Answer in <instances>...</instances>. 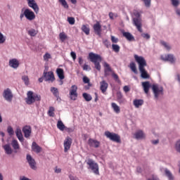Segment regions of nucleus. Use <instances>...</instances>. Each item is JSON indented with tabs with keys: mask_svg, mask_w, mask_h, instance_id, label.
Wrapping results in <instances>:
<instances>
[{
	"mask_svg": "<svg viewBox=\"0 0 180 180\" xmlns=\"http://www.w3.org/2000/svg\"><path fill=\"white\" fill-rule=\"evenodd\" d=\"M135 61L139 64V70L141 72V77L143 79H147L150 78V75L147 73L145 67H147V61L143 56H139L138 55L134 56Z\"/></svg>",
	"mask_w": 180,
	"mask_h": 180,
	"instance_id": "f257e3e1",
	"label": "nucleus"
},
{
	"mask_svg": "<svg viewBox=\"0 0 180 180\" xmlns=\"http://www.w3.org/2000/svg\"><path fill=\"white\" fill-rule=\"evenodd\" d=\"M41 101V96L34 93L32 91H29L27 93V98H25V102L27 105H33L34 102H40Z\"/></svg>",
	"mask_w": 180,
	"mask_h": 180,
	"instance_id": "f03ea898",
	"label": "nucleus"
},
{
	"mask_svg": "<svg viewBox=\"0 0 180 180\" xmlns=\"http://www.w3.org/2000/svg\"><path fill=\"white\" fill-rule=\"evenodd\" d=\"M89 59L94 64L95 68L97 69L98 71H101V63H102V57L101 55L91 52L89 53Z\"/></svg>",
	"mask_w": 180,
	"mask_h": 180,
	"instance_id": "7ed1b4c3",
	"label": "nucleus"
},
{
	"mask_svg": "<svg viewBox=\"0 0 180 180\" xmlns=\"http://www.w3.org/2000/svg\"><path fill=\"white\" fill-rule=\"evenodd\" d=\"M134 16H136V18H133L134 25V26H136L138 32H140V33H143V29L141 28V26H143V25L141 24V18H140V16H141V15L140 14L139 11L136 10L134 11Z\"/></svg>",
	"mask_w": 180,
	"mask_h": 180,
	"instance_id": "20e7f679",
	"label": "nucleus"
},
{
	"mask_svg": "<svg viewBox=\"0 0 180 180\" xmlns=\"http://www.w3.org/2000/svg\"><path fill=\"white\" fill-rule=\"evenodd\" d=\"M85 162L89 166V169H91L95 175H99V165L98 163L91 158H88L85 160Z\"/></svg>",
	"mask_w": 180,
	"mask_h": 180,
	"instance_id": "39448f33",
	"label": "nucleus"
},
{
	"mask_svg": "<svg viewBox=\"0 0 180 180\" xmlns=\"http://www.w3.org/2000/svg\"><path fill=\"white\" fill-rule=\"evenodd\" d=\"M26 18L27 20H34L36 19V15L34 12L29 8H26L22 13L20 15V19L22 20L23 18Z\"/></svg>",
	"mask_w": 180,
	"mask_h": 180,
	"instance_id": "423d86ee",
	"label": "nucleus"
},
{
	"mask_svg": "<svg viewBox=\"0 0 180 180\" xmlns=\"http://www.w3.org/2000/svg\"><path fill=\"white\" fill-rule=\"evenodd\" d=\"M152 91L155 99H158L160 95H164V87L160 84H153L152 85Z\"/></svg>",
	"mask_w": 180,
	"mask_h": 180,
	"instance_id": "0eeeda50",
	"label": "nucleus"
},
{
	"mask_svg": "<svg viewBox=\"0 0 180 180\" xmlns=\"http://www.w3.org/2000/svg\"><path fill=\"white\" fill-rule=\"evenodd\" d=\"M105 136L107 139H109L111 141H114L115 143H122V140L120 139V135L110 132L109 131H106L105 132Z\"/></svg>",
	"mask_w": 180,
	"mask_h": 180,
	"instance_id": "6e6552de",
	"label": "nucleus"
},
{
	"mask_svg": "<svg viewBox=\"0 0 180 180\" xmlns=\"http://www.w3.org/2000/svg\"><path fill=\"white\" fill-rule=\"evenodd\" d=\"M78 86L77 85H72L69 91V95L71 101H77L78 98Z\"/></svg>",
	"mask_w": 180,
	"mask_h": 180,
	"instance_id": "1a4fd4ad",
	"label": "nucleus"
},
{
	"mask_svg": "<svg viewBox=\"0 0 180 180\" xmlns=\"http://www.w3.org/2000/svg\"><path fill=\"white\" fill-rule=\"evenodd\" d=\"M72 144V139L70 136H67L63 142L64 152L68 153L70 148H71V145Z\"/></svg>",
	"mask_w": 180,
	"mask_h": 180,
	"instance_id": "9d476101",
	"label": "nucleus"
},
{
	"mask_svg": "<svg viewBox=\"0 0 180 180\" xmlns=\"http://www.w3.org/2000/svg\"><path fill=\"white\" fill-rule=\"evenodd\" d=\"M43 78H44L45 81H50L51 82H54L56 81V77H54V72H44Z\"/></svg>",
	"mask_w": 180,
	"mask_h": 180,
	"instance_id": "9b49d317",
	"label": "nucleus"
},
{
	"mask_svg": "<svg viewBox=\"0 0 180 180\" xmlns=\"http://www.w3.org/2000/svg\"><path fill=\"white\" fill-rule=\"evenodd\" d=\"M3 96L8 102H12L13 94H12V91L9 89H6L4 91Z\"/></svg>",
	"mask_w": 180,
	"mask_h": 180,
	"instance_id": "f8f14e48",
	"label": "nucleus"
},
{
	"mask_svg": "<svg viewBox=\"0 0 180 180\" xmlns=\"http://www.w3.org/2000/svg\"><path fill=\"white\" fill-rule=\"evenodd\" d=\"M22 132L25 139H29L32 134V127L29 125H26L22 128Z\"/></svg>",
	"mask_w": 180,
	"mask_h": 180,
	"instance_id": "ddd939ff",
	"label": "nucleus"
},
{
	"mask_svg": "<svg viewBox=\"0 0 180 180\" xmlns=\"http://www.w3.org/2000/svg\"><path fill=\"white\" fill-rule=\"evenodd\" d=\"M27 2H28V6H30V8H32L36 13H39V6H37L36 1L27 0Z\"/></svg>",
	"mask_w": 180,
	"mask_h": 180,
	"instance_id": "4468645a",
	"label": "nucleus"
},
{
	"mask_svg": "<svg viewBox=\"0 0 180 180\" xmlns=\"http://www.w3.org/2000/svg\"><path fill=\"white\" fill-rule=\"evenodd\" d=\"M27 160L30 168H32V169H36V161L34 160V159H33V158H32V155H27Z\"/></svg>",
	"mask_w": 180,
	"mask_h": 180,
	"instance_id": "2eb2a0df",
	"label": "nucleus"
},
{
	"mask_svg": "<svg viewBox=\"0 0 180 180\" xmlns=\"http://www.w3.org/2000/svg\"><path fill=\"white\" fill-rule=\"evenodd\" d=\"M108 88H109V84L106 82V80H103L100 82V90L102 94H105Z\"/></svg>",
	"mask_w": 180,
	"mask_h": 180,
	"instance_id": "dca6fc26",
	"label": "nucleus"
},
{
	"mask_svg": "<svg viewBox=\"0 0 180 180\" xmlns=\"http://www.w3.org/2000/svg\"><path fill=\"white\" fill-rule=\"evenodd\" d=\"M11 144L14 150V153H18L20 150V145H19L18 140L13 139Z\"/></svg>",
	"mask_w": 180,
	"mask_h": 180,
	"instance_id": "f3484780",
	"label": "nucleus"
},
{
	"mask_svg": "<svg viewBox=\"0 0 180 180\" xmlns=\"http://www.w3.org/2000/svg\"><path fill=\"white\" fill-rule=\"evenodd\" d=\"M93 29L98 34V36H101V32H102V25H101V23L99 22H97L96 24L94 25Z\"/></svg>",
	"mask_w": 180,
	"mask_h": 180,
	"instance_id": "a211bd4d",
	"label": "nucleus"
},
{
	"mask_svg": "<svg viewBox=\"0 0 180 180\" xmlns=\"http://www.w3.org/2000/svg\"><path fill=\"white\" fill-rule=\"evenodd\" d=\"M134 138L136 140H143V139H146V134H144L143 130H139L134 134Z\"/></svg>",
	"mask_w": 180,
	"mask_h": 180,
	"instance_id": "6ab92c4d",
	"label": "nucleus"
},
{
	"mask_svg": "<svg viewBox=\"0 0 180 180\" xmlns=\"http://www.w3.org/2000/svg\"><path fill=\"white\" fill-rule=\"evenodd\" d=\"M122 36L128 40V41H134L136 39H134V36L131 34V33L129 32H122Z\"/></svg>",
	"mask_w": 180,
	"mask_h": 180,
	"instance_id": "aec40b11",
	"label": "nucleus"
},
{
	"mask_svg": "<svg viewBox=\"0 0 180 180\" xmlns=\"http://www.w3.org/2000/svg\"><path fill=\"white\" fill-rule=\"evenodd\" d=\"M88 143L90 147H94L95 148H98V147L101 146V143L99 141L92 139H89Z\"/></svg>",
	"mask_w": 180,
	"mask_h": 180,
	"instance_id": "412c9836",
	"label": "nucleus"
},
{
	"mask_svg": "<svg viewBox=\"0 0 180 180\" xmlns=\"http://www.w3.org/2000/svg\"><path fill=\"white\" fill-rule=\"evenodd\" d=\"M8 65L11 67V68H18L19 67V60L16 58H13L9 60Z\"/></svg>",
	"mask_w": 180,
	"mask_h": 180,
	"instance_id": "4be33fe9",
	"label": "nucleus"
},
{
	"mask_svg": "<svg viewBox=\"0 0 180 180\" xmlns=\"http://www.w3.org/2000/svg\"><path fill=\"white\" fill-rule=\"evenodd\" d=\"M32 150L34 153H37V154H39V153H41V147H40L39 145H37V143H36V142L32 143Z\"/></svg>",
	"mask_w": 180,
	"mask_h": 180,
	"instance_id": "5701e85b",
	"label": "nucleus"
},
{
	"mask_svg": "<svg viewBox=\"0 0 180 180\" xmlns=\"http://www.w3.org/2000/svg\"><path fill=\"white\" fill-rule=\"evenodd\" d=\"M104 75L105 77H108L109 73L112 72V68L108 63H104Z\"/></svg>",
	"mask_w": 180,
	"mask_h": 180,
	"instance_id": "b1692460",
	"label": "nucleus"
},
{
	"mask_svg": "<svg viewBox=\"0 0 180 180\" xmlns=\"http://www.w3.org/2000/svg\"><path fill=\"white\" fill-rule=\"evenodd\" d=\"M142 86L145 94H148V91H150V88L151 86V84H150V82H143Z\"/></svg>",
	"mask_w": 180,
	"mask_h": 180,
	"instance_id": "393cba45",
	"label": "nucleus"
},
{
	"mask_svg": "<svg viewBox=\"0 0 180 180\" xmlns=\"http://www.w3.org/2000/svg\"><path fill=\"white\" fill-rule=\"evenodd\" d=\"M51 92L53 93V95L55 96V98H56L57 101H58V99H61L60 98V92L58 91V89L56 87H51Z\"/></svg>",
	"mask_w": 180,
	"mask_h": 180,
	"instance_id": "a878e982",
	"label": "nucleus"
},
{
	"mask_svg": "<svg viewBox=\"0 0 180 180\" xmlns=\"http://www.w3.org/2000/svg\"><path fill=\"white\" fill-rule=\"evenodd\" d=\"M15 134L19 141L23 143L25 139L23 138V134H22V130L20 129H17L15 131Z\"/></svg>",
	"mask_w": 180,
	"mask_h": 180,
	"instance_id": "bb28decb",
	"label": "nucleus"
},
{
	"mask_svg": "<svg viewBox=\"0 0 180 180\" xmlns=\"http://www.w3.org/2000/svg\"><path fill=\"white\" fill-rule=\"evenodd\" d=\"M56 74L60 80H63L64 79V78H65V77L64 76V70L61 68L56 69Z\"/></svg>",
	"mask_w": 180,
	"mask_h": 180,
	"instance_id": "cd10ccee",
	"label": "nucleus"
},
{
	"mask_svg": "<svg viewBox=\"0 0 180 180\" xmlns=\"http://www.w3.org/2000/svg\"><path fill=\"white\" fill-rule=\"evenodd\" d=\"M4 151H6V154H8V155H11V154L13 153V150H12V148L9 144L4 145Z\"/></svg>",
	"mask_w": 180,
	"mask_h": 180,
	"instance_id": "c85d7f7f",
	"label": "nucleus"
},
{
	"mask_svg": "<svg viewBox=\"0 0 180 180\" xmlns=\"http://www.w3.org/2000/svg\"><path fill=\"white\" fill-rule=\"evenodd\" d=\"M133 103L135 108H140V106H142V105L144 103V101L142 99H135L134 100Z\"/></svg>",
	"mask_w": 180,
	"mask_h": 180,
	"instance_id": "c756f323",
	"label": "nucleus"
},
{
	"mask_svg": "<svg viewBox=\"0 0 180 180\" xmlns=\"http://www.w3.org/2000/svg\"><path fill=\"white\" fill-rule=\"evenodd\" d=\"M165 61H169L170 63H175V58H174V55H167L165 57L162 58Z\"/></svg>",
	"mask_w": 180,
	"mask_h": 180,
	"instance_id": "7c9ffc66",
	"label": "nucleus"
},
{
	"mask_svg": "<svg viewBox=\"0 0 180 180\" xmlns=\"http://www.w3.org/2000/svg\"><path fill=\"white\" fill-rule=\"evenodd\" d=\"M111 108L113 109L114 112L117 114L120 113V107L116 104V103H111Z\"/></svg>",
	"mask_w": 180,
	"mask_h": 180,
	"instance_id": "2f4dec72",
	"label": "nucleus"
},
{
	"mask_svg": "<svg viewBox=\"0 0 180 180\" xmlns=\"http://www.w3.org/2000/svg\"><path fill=\"white\" fill-rule=\"evenodd\" d=\"M82 32H84V33H85V34H86V36H89L91 30L89 29V25H83L82 26Z\"/></svg>",
	"mask_w": 180,
	"mask_h": 180,
	"instance_id": "473e14b6",
	"label": "nucleus"
},
{
	"mask_svg": "<svg viewBox=\"0 0 180 180\" xmlns=\"http://www.w3.org/2000/svg\"><path fill=\"white\" fill-rule=\"evenodd\" d=\"M57 128L60 130V131H64L65 129V125L63 123V121L58 120L57 122Z\"/></svg>",
	"mask_w": 180,
	"mask_h": 180,
	"instance_id": "72a5a7b5",
	"label": "nucleus"
},
{
	"mask_svg": "<svg viewBox=\"0 0 180 180\" xmlns=\"http://www.w3.org/2000/svg\"><path fill=\"white\" fill-rule=\"evenodd\" d=\"M129 68L131 70V72L134 74H138L137 68L136 67V63L132 62L129 64Z\"/></svg>",
	"mask_w": 180,
	"mask_h": 180,
	"instance_id": "f704fd0d",
	"label": "nucleus"
},
{
	"mask_svg": "<svg viewBox=\"0 0 180 180\" xmlns=\"http://www.w3.org/2000/svg\"><path fill=\"white\" fill-rule=\"evenodd\" d=\"M59 39L62 42H64L68 39V37L66 35L65 32H63L59 34Z\"/></svg>",
	"mask_w": 180,
	"mask_h": 180,
	"instance_id": "c9c22d12",
	"label": "nucleus"
},
{
	"mask_svg": "<svg viewBox=\"0 0 180 180\" xmlns=\"http://www.w3.org/2000/svg\"><path fill=\"white\" fill-rule=\"evenodd\" d=\"M56 109L54 108V107H49V110H48V115L50 117H54V116L56 115V114H54Z\"/></svg>",
	"mask_w": 180,
	"mask_h": 180,
	"instance_id": "e433bc0d",
	"label": "nucleus"
},
{
	"mask_svg": "<svg viewBox=\"0 0 180 180\" xmlns=\"http://www.w3.org/2000/svg\"><path fill=\"white\" fill-rule=\"evenodd\" d=\"M82 96L86 102H90V101H92V96L90 94H88L87 93H84L82 94Z\"/></svg>",
	"mask_w": 180,
	"mask_h": 180,
	"instance_id": "4c0bfd02",
	"label": "nucleus"
},
{
	"mask_svg": "<svg viewBox=\"0 0 180 180\" xmlns=\"http://www.w3.org/2000/svg\"><path fill=\"white\" fill-rule=\"evenodd\" d=\"M165 175L167 176V178L169 180H174V176L172 175V173H171L169 170H168L167 169H165Z\"/></svg>",
	"mask_w": 180,
	"mask_h": 180,
	"instance_id": "58836bf2",
	"label": "nucleus"
},
{
	"mask_svg": "<svg viewBox=\"0 0 180 180\" xmlns=\"http://www.w3.org/2000/svg\"><path fill=\"white\" fill-rule=\"evenodd\" d=\"M112 49L115 51V53H119V51H120V46L117 44H113L112 45Z\"/></svg>",
	"mask_w": 180,
	"mask_h": 180,
	"instance_id": "ea45409f",
	"label": "nucleus"
},
{
	"mask_svg": "<svg viewBox=\"0 0 180 180\" xmlns=\"http://www.w3.org/2000/svg\"><path fill=\"white\" fill-rule=\"evenodd\" d=\"M28 34L32 37H34V36L37 34V31H36L34 29H31L28 31Z\"/></svg>",
	"mask_w": 180,
	"mask_h": 180,
	"instance_id": "a19ab883",
	"label": "nucleus"
},
{
	"mask_svg": "<svg viewBox=\"0 0 180 180\" xmlns=\"http://www.w3.org/2000/svg\"><path fill=\"white\" fill-rule=\"evenodd\" d=\"M59 2H60L61 5L65 8V9H68V4L65 0H59Z\"/></svg>",
	"mask_w": 180,
	"mask_h": 180,
	"instance_id": "79ce46f5",
	"label": "nucleus"
},
{
	"mask_svg": "<svg viewBox=\"0 0 180 180\" xmlns=\"http://www.w3.org/2000/svg\"><path fill=\"white\" fill-rule=\"evenodd\" d=\"M68 22L70 25H75V18L74 17L68 18Z\"/></svg>",
	"mask_w": 180,
	"mask_h": 180,
	"instance_id": "37998d69",
	"label": "nucleus"
},
{
	"mask_svg": "<svg viewBox=\"0 0 180 180\" xmlns=\"http://www.w3.org/2000/svg\"><path fill=\"white\" fill-rule=\"evenodd\" d=\"M22 79L25 82V85H29V77L24 75L22 77Z\"/></svg>",
	"mask_w": 180,
	"mask_h": 180,
	"instance_id": "c03bdc74",
	"label": "nucleus"
},
{
	"mask_svg": "<svg viewBox=\"0 0 180 180\" xmlns=\"http://www.w3.org/2000/svg\"><path fill=\"white\" fill-rule=\"evenodd\" d=\"M7 131L9 136H13L14 131H13V128H12V127L11 126L8 127Z\"/></svg>",
	"mask_w": 180,
	"mask_h": 180,
	"instance_id": "a18cd8bd",
	"label": "nucleus"
},
{
	"mask_svg": "<svg viewBox=\"0 0 180 180\" xmlns=\"http://www.w3.org/2000/svg\"><path fill=\"white\" fill-rule=\"evenodd\" d=\"M142 1L144 2L146 8H150L151 5V0H142Z\"/></svg>",
	"mask_w": 180,
	"mask_h": 180,
	"instance_id": "49530a36",
	"label": "nucleus"
},
{
	"mask_svg": "<svg viewBox=\"0 0 180 180\" xmlns=\"http://www.w3.org/2000/svg\"><path fill=\"white\" fill-rule=\"evenodd\" d=\"M172 5L173 6H179V0H171Z\"/></svg>",
	"mask_w": 180,
	"mask_h": 180,
	"instance_id": "de8ad7c7",
	"label": "nucleus"
},
{
	"mask_svg": "<svg viewBox=\"0 0 180 180\" xmlns=\"http://www.w3.org/2000/svg\"><path fill=\"white\" fill-rule=\"evenodd\" d=\"M103 43L104 46H105V47H107V49H109V46H110V42L108 39H104L103 41Z\"/></svg>",
	"mask_w": 180,
	"mask_h": 180,
	"instance_id": "09e8293b",
	"label": "nucleus"
},
{
	"mask_svg": "<svg viewBox=\"0 0 180 180\" xmlns=\"http://www.w3.org/2000/svg\"><path fill=\"white\" fill-rule=\"evenodd\" d=\"M176 150L178 153H180V140L177 141L176 143Z\"/></svg>",
	"mask_w": 180,
	"mask_h": 180,
	"instance_id": "8fccbe9b",
	"label": "nucleus"
},
{
	"mask_svg": "<svg viewBox=\"0 0 180 180\" xmlns=\"http://www.w3.org/2000/svg\"><path fill=\"white\" fill-rule=\"evenodd\" d=\"M161 44H162V46H164V47H165V49H167V50H171V47L169 46H168L167 42L162 41Z\"/></svg>",
	"mask_w": 180,
	"mask_h": 180,
	"instance_id": "3c124183",
	"label": "nucleus"
},
{
	"mask_svg": "<svg viewBox=\"0 0 180 180\" xmlns=\"http://www.w3.org/2000/svg\"><path fill=\"white\" fill-rule=\"evenodd\" d=\"M126 102H127L126 101V98H120V100H118V103H120V105H124V103H126Z\"/></svg>",
	"mask_w": 180,
	"mask_h": 180,
	"instance_id": "603ef678",
	"label": "nucleus"
},
{
	"mask_svg": "<svg viewBox=\"0 0 180 180\" xmlns=\"http://www.w3.org/2000/svg\"><path fill=\"white\" fill-rule=\"evenodd\" d=\"M2 43H5V37H4V34L0 32V44H2Z\"/></svg>",
	"mask_w": 180,
	"mask_h": 180,
	"instance_id": "864d4df0",
	"label": "nucleus"
},
{
	"mask_svg": "<svg viewBox=\"0 0 180 180\" xmlns=\"http://www.w3.org/2000/svg\"><path fill=\"white\" fill-rule=\"evenodd\" d=\"M141 36L143 37V39H146V40L150 39V34L146 33L142 34Z\"/></svg>",
	"mask_w": 180,
	"mask_h": 180,
	"instance_id": "5fc2aeb1",
	"label": "nucleus"
},
{
	"mask_svg": "<svg viewBox=\"0 0 180 180\" xmlns=\"http://www.w3.org/2000/svg\"><path fill=\"white\" fill-rule=\"evenodd\" d=\"M65 131H67V133H72V131H74V129L72 128H68L67 127H65Z\"/></svg>",
	"mask_w": 180,
	"mask_h": 180,
	"instance_id": "6e6d98bb",
	"label": "nucleus"
},
{
	"mask_svg": "<svg viewBox=\"0 0 180 180\" xmlns=\"http://www.w3.org/2000/svg\"><path fill=\"white\" fill-rule=\"evenodd\" d=\"M49 58H51V55H50V53H46L44 56V60H45V61L49 60Z\"/></svg>",
	"mask_w": 180,
	"mask_h": 180,
	"instance_id": "4d7b16f0",
	"label": "nucleus"
},
{
	"mask_svg": "<svg viewBox=\"0 0 180 180\" xmlns=\"http://www.w3.org/2000/svg\"><path fill=\"white\" fill-rule=\"evenodd\" d=\"M111 41L112 43H117V41H119V39L113 36H111Z\"/></svg>",
	"mask_w": 180,
	"mask_h": 180,
	"instance_id": "13d9d810",
	"label": "nucleus"
},
{
	"mask_svg": "<svg viewBox=\"0 0 180 180\" xmlns=\"http://www.w3.org/2000/svg\"><path fill=\"white\" fill-rule=\"evenodd\" d=\"M112 77L115 79V81H119V76L116 73L113 72L112 74Z\"/></svg>",
	"mask_w": 180,
	"mask_h": 180,
	"instance_id": "bf43d9fd",
	"label": "nucleus"
},
{
	"mask_svg": "<svg viewBox=\"0 0 180 180\" xmlns=\"http://www.w3.org/2000/svg\"><path fill=\"white\" fill-rule=\"evenodd\" d=\"M123 98V95H122V93L119 92L117 94V101Z\"/></svg>",
	"mask_w": 180,
	"mask_h": 180,
	"instance_id": "052dcab7",
	"label": "nucleus"
},
{
	"mask_svg": "<svg viewBox=\"0 0 180 180\" xmlns=\"http://www.w3.org/2000/svg\"><path fill=\"white\" fill-rule=\"evenodd\" d=\"M83 82H84V84H89V79L87 77H84Z\"/></svg>",
	"mask_w": 180,
	"mask_h": 180,
	"instance_id": "680f3d73",
	"label": "nucleus"
},
{
	"mask_svg": "<svg viewBox=\"0 0 180 180\" xmlns=\"http://www.w3.org/2000/svg\"><path fill=\"white\" fill-rule=\"evenodd\" d=\"M70 56L74 60L77 59V54L75 52H71Z\"/></svg>",
	"mask_w": 180,
	"mask_h": 180,
	"instance_id": "e2e57ef3",
	"label": "nucleus"
},
{
	"mask_svg": "<svg viewBox=\"0 0 180 180\" xmlns=\"http://www.w3.org/2000/svg\"><path fill=\"white\" fill-rule=\"evenodd\" d=\"M123 89H124V91L126 93H127V92H129V91H130V88L128 87V86H124L123 87Z\"/></svg>",
	"mask_w": 180,
	"mask_h": 180,
	"instance_id": "0e129e2a",
	"label": "nucleus"
},
{
	"mask_svg": "<svg viewBox=\"0 0 180 180\" xmlns=\"http://www.w3.org/2000/svg\"><path fill=\"white\" fill-rule=\"evenodd\" d=\"M78 60L79 65H82V63H84V59H82V57H79Z\"/></svg>",
	"mask_w": 180,
	"mask_h": 180,
	"instance_id": "69168bd1",
	"label": "nucleus"
},
{
	"mask_svg": "<svg viewBox=\"0 0 180 180\" xmlns=\"http://www.w3.org/2000/svg\"><path fill=\"white\" fill-rule=\"evenodd\" d=\"M89 67V66L88 65L85 64V65H83V70L84 71H86V70H88Z\"/></svg>",
	"mask_w": 180,
	"mask_h": 180,
	"instance_id": "338daca9",
	"label": "nucleus"
},
{
	"mask_svg": "<svg viewBox=\"0 0 180 180\" xmlns=\"http://www.w3.org/2000/svg\"><path fill=\"white\" fill-rule=\"evenodd\" d=\"M113 16H115V14H113V13H112V12L109 13L110 19L113 20L114 19Z\"/></svg>",
	"mask_w": 180,
	"mask_h": 180,
	"instance_id": "774afa93",
	"label": "nucleus"
}]
</instances>
